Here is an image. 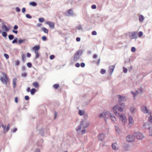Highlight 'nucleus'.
Masks as SVG:
<instances>
[{
  "mask_svg": "<svg viewBox=\"0 0 152 152\" xmlns=\"http://www.w3.org/2000/svg\"><path fill=\"white\" fill-rule=\"evenodd\" d=\"M139 20L140 21L142 22L144 20V18L143 16L140 15L139 16Z\"/></svg>",
  "mask_w": 152,
  "mask_h": 152,
  "instance_id": "2f4dec72",
  "label": "nucleus"
},
{
  "mask_svg": "<svg viewBox=\"0 0 152 152\" xmlns=\"http://www.w3.org/2000/svg\"><path fill=\"white\" fill-rule=\"evenodd\" d=\"M117 98L118 101L119 103H120V102L122 101H124L126 100V97L120 95H118L117 96Z\"/></svg>",
  "mask_w": 152,
  "mask_h": 152,
  "instance_id": "9d476101",
  "label": "nucleus"
},
{
  "mask_svg": "<svg viewBox=\"0 0 152 152\" xmlns=\"http://www.w3.org/2000/svg\"><path fill=\"white\" fill-rule=\"evenodd\" d=\"M39 21L41 23H42L44 21V19L43 18H39Z\"/></svg>",
  "mask_w": 152,
  "mask_h": 152,
  "instance_id": "37998d69",
  "label": "nucleus"
},
{
  "mask_svg": "<svg viewBox=\"0 0 152 152\" xmlns=\"http://www.w3.org/2000/svg\"><path fill=\"white\" fill-rule=\"evenodd\" d=\"M27 65L29 68H31L32 66V64L31 62H28L27 63Z\"/></svg>",
  "mask_w": 152,
  "mask_h": 152,
  "instance_id": "a18cd8bd",
  "label": "nucleus"
},
{
  "mask_svg": "<svg viewBox=\"0 0 152 152\" xmlns=\"http://www.w3.org/2000/svg\"><path fill=\"white\" fill-rule=\"evenodd\" d=\"M42 31H44V32L45 33H48V30L46 29V28H45V27H43V28H42Z\"/></svg>",
  "mask_w": 152,
  "mask_h": 152,
  "instance_id": "c9c22d12",
  "label": "nucleus"
},
{
  "mask_svg": "<svg viewBox=\"0 0 152 152\" xmlns=\"http://www.w3.org/2000/svg\"><path fill=\"white\" fill-rule=\"evenodd\" d=\"M1 126L4 129V133H6L5 129H6V126L4 125L3 124H2Z\"/></svg>",
  "mask_w": 152,
  "mask_h": 152,
  "instance_id": "c03bdc74",
  "label": "nucleus"
},
{
  "mask_svg": "<svg viewBox=\"0 0 152 152\" xmlns=\"http://www.w3.org/2000/svg\"><path fill=\"white\" fill-rule=\"evenodd\" d=\"M44 128H42L39 129V133L41 134L42 136H44Z\"/></svg>",
  "mask_w": 152,
  "mask_h": 152,
  "instance_id": "412c9836",
  "label": "nucleus"
},
{
  "mask_svg": "<svg viewBox=\"0 0 152 152\" xmlns=\"http://www.w3.org/2000/svg\"><path fill=\"white\" fill-rule=\"evenodd\" d=\"M137 32L136 31L130 32L129 34L130 38L131 39H137Z\"/></svg>",
  "mask_w": 152,
  "mask_h": 152,
  "instance_id": "423d86ee",
  "label": "nucleus"
},
{
  "mask_svg": "<svg viewBox=\"0 0 152 152\" xmlns=\"http://www.w3.org/2000/svg\"><path fill=\"white\" fill-rule=\"evenodd\" d=\"M53 87L56 89H57L59 87V85L58 84H55L53 85Z\"/></svg>",
  "mask_w": 152,
  "mask_h": 152,
  "instance_id": "72a5a7b5",
  "label": "nucleus"
},
{
  "mask_svg": "<svg viewBox=\"0 0 152 152\" xmlns=\"http://www.w3.org/2000/svg\"><path fill=\"white\" fill-rule=\"evenodd\" d=\"M114 70V65L110 66L109 67L108 72L109 74L112 75Z\"/></svg>",
  "mask_w": 152,
  "mask_h": 152,
  "instance_id": "4468645a",
  "label": "nucleus"
},
{
  "mask_svg": "<svg viewBox=\"0 0 152 152\" xmlns=\"http://www.w3.org/2000/svg\"><path fill=\"white\" fill-rule=\"evenodd\" d=\"M111 115V113L109 111L103 112L102 113L100 114L99 116L100 117L102 118L103 117L105 120L106 121V119H108V117L106 116V115Z\"/></svg>",
  "mask_w": 152,
  "mask_h": 152,
  "instance_id": "39448f33",
  "label": "nucleus"
},
{
  "mask_svg": "<svg viewBox=\"0 0 152 152\" xmlns=\"http://www.w3.org/2000/svg\"><path fill=\"white\" fill-rule=\"evenodd\" d=\"M78 113L81 116L83 115V112L80 110H79Z\"/></svg>",
  "mask_w": 152,
  "mask_h": 152,
  "instance_id": "603ef678",
  "label": "nucleus"
},
{
  "mask_svg": "<svg viewBox=\"0 0 152 152\" xmlns=\"http://www.w3.org/2000/svg\"><path fill=\"white\" fill-rule=\"evenodd\" d=\"M131 50L132 52H134L135 51L136 48L134 47H132L131 48Z\"/></svg>",
  "mask_w": 152,
  "mask_h": 152,
  "instance_id": "5fc2aeb1",
  "label": "nucleus"
},
{
  "mask_svg": "<svg viewBox=\"0 0 152 152\" xmlns=\"http://www.w3.org/2000/svg\"><path fill=\"white\" fill-rule=\"evenodd\" d=\"M130 111L131 113H134L136 111V109L135 107L133 106L131 107L130 108Z\"/></svg>",
  "mask_w": 152,
  "mask_h": 152,
  "instance_id": "aec40b11",
  "label": "nucleus"
},
{
  "mask_svg": "<svg viewBox=\"0 0 152 152\" xmlns=\"http://www.w3.org/2000/svg\"><path fill=\"white\" fill-rule=\"evenodd\" d=\"M26 17L28 18L31 19L32 18L31 16L28 14H27L26 15Z\"/></svg>",
  "mask_w": 152,
  "mask_h": 152,
  "instance_id": "09e8293b",
  "label": "nucleus"
},
{
  "mask_svg": "<svg viewBox=\"0 0 152 152\" xmlns=\"http://www.w3.org/2000/svg\"><path fill=\"white\" fill-rule=\"evenodd\" d=\"M134 134V138L136 137L138 139L141 140L143 137L142 134L141 133L135 132Z\"/></svg>",
  "mask_w": 152,
  "mask_h": 152,
  "instance_id": "0eeeda50",
  "label": "nucleus"
},
{
  "mask_svg": "<svg viewBox=\"0 0 152 152\" xmlns=\"http://www.w3.org/2000/svg\"><path fill=\"white\" fill-rule=\"evenodd\" d=\"M100 58H99L98 60V61L96 63L97 65L98 66L99 65L100 62Z\"/></svg>",
  "mask_w": 152,
  "mask_h": 152,
  "instance_id": "338daca9",
  "label": "nucleus"
},
{
  "mask_svg": "<svg viewBox=\"0 0 152 152\" xmlns=\"http://www.w3.org/2000/svg\"><path fill=\"white\" fill-rule=\"evenodd\" d=\"M125 106L124 103H118V105H116L115 106V108L118 111L122 112L123 111V108H124Z\"/></svg>",
  "mask_w": 152,
  "mask_h": 152,
  "instance_id": "7ed1b4c3",
  "label": "nucleus"
},
{
  "mask_svg": "<svg viewBox=\"0 0 152 152\" xmlns=\"http://www.w3.org/2000/svg\"><path fill=\"white\" fill-rule=\"evenodd\" d=\"M106 72V70L103 69H102L101 70L100 73L102 74H104Z\"/></svg>",
  "mask_w": 152,
  "mask_h": 152,
  "instance_id": "a19ab883",
  "label": "nucleus"
},
{
  "mask_svg": "<svg viewBox=\"0 0 152 152\" xmlns=\"http://www.w3.org/2000/svg\"><path fill=\"white\" fill-rule=\"evenodd\" d=\"M7 33L5 31L3 32L2 33V35L4 37H6L7 36Z\"/></svg>",
  "mask_w": 152,
  "mask_h": 152,
  "instance_id": "58836bf2",
  "label": "nucleus"
},
{
  "mask_svg": "<svg viewBox=\"0 0 152 152\" xmlns=\"http://www.w3.org/2000/svg\"><path fill=\"white\" fill-rule=\"evenodd\" d=\"M15 10L17 12H19L20 11V10L18 7H17L15 9Z\"/></svg>",
  "mask_w": 152,
  "mask_h": 152,
  "instance_id": "6e6d98bb",
  "label": "nucleus"
},
{
  "mask_svg": "<svg viewBox=\"0 0 152 152\" xmlns=\"http://www.w3.org/2000/svg\"><path fill=\"white\" fill-rule=\"evenodd\" d=\"M65 15L67 16H73L74 15V12L72 9H70L68 10L65 13Z\"/></svg>",
  "mask_w": 152,
  "mask_h": 152,
  "instance_id": "1a4fd4ad",
  "label": "nucleus"
},
{
  "mask_svg": "<svg viewBox=\"0 0 152 152\" xmlns=\"http://www.w3.org/2000/svg\"><path fill=\"white\" fill-rule=\"evenodd\" d=\"M80 124L83 128H85L87 127L89 125V123L82 120L80 122Z\"/></svg>",
  "mask_w": 152,
  "mask_h": 152,
  "instance_id": "6e6552de",
  "label": "nucleus"
},
{
  "mask_svg": "<svg viewBox=\"0 0 152 152\" xmlns=\"http://www.w3.org/2000/svg\"><path fill=\"white\" fill-rule=\"evenodd\" d=\"M106 116L108 117V118L109 117L112 121H114V116L113 115V114H111V115H106Z\"/></svg>",
  "mask_w": 152,
  "mask_h": 152,
  "instance_id": "393cba45",
  "label": "nucleus"
},
{
  "mask_svg": "<svg viewBox=\"0 0 152 152\" xmlns=\"http://www.w3.org/2000/svg\"><path fill=\"white\" fill-rule=\"evenodd\" d=\"M33 85L34 86L35 88H37L39 86V84L38 82H35L33 83Z\"/></svg>",
  "mask_w": 152,
  "mask_h": 152,
  "instance_id": "c85d7f7f",
  "label": "nucleus"
},
{
  "mask_svg": "<svg viewBox=\"0 0 152 152\" xmlns=\"http://www.w3.org/2000/svg\"><path fill=\"white\" fill-rule=\"evenodd\" d=\"M40 48V47L39 45H37L33 47V50H34V52H38Z\"/></svg>",
  "mask_w": 152,
  "mask_h": 152,
  "instance_id": "6ab92c4d",
  "label": "nucleus"
},
{
  "mask_svg": "<svg viewBox=\"0 0 152 152\" xmlns=\"http://www.w3.org/2000/svg\"><path fill=\"white\" fill-rule=\"evenodd\" d=\"M2 74L3 75V77H4L7 80H9V78H8V77H7V75H6V74L5 73H4V72H2Z\"/></svg>",
  "mask_w": 152,
  "mask_h": 152,
  "instance_id": "473e14b6",
  "label": "nucleus"
},
{
  "mask_svg": "<svg viewBox=\"0 0 152 152\" xmlns=\"http://www.w3.org/2000/svg\"><path fill=\"white\" fill-rule=\"evenodd\" d=\"M125 106L124 103H118V105H116L115 106V108L118 111L122 112L123 111V108H124Z\"/></svg>",
  "mask_w": 152,
  "mask_h": 152,
  "instance_id": "f03ea898",
  "label": "nucleus"
},
{
  "mask_svg": "<svg viewBox=\"0 0 152 152\" xmlns=\"http://www.w3.org/2000/svg\"><path fill=\"white\" fill-rule=\"evenodd\" d=\"M22 57V60L23 62V63H24L26 61V56L25 54H23L21 56Z\"/></svg>",
  "mask_w": 152,
  "mask_h": 152,
  "instance_id": "a878e982",
  "label": "nucleus"
},
{
  "mask_svg": "<svg viewBox=\"0 0 152 152\" xmlns=\"http://www.w3.org/2000/svg\"><path fill=\"white\" fill-rule=\"evenodd\" d=\"M115 129L116 132L118 133H119L120 132V130L119 129L118 127L117 126H115Z\"/></svg>",
  "mask_w": 152,
  "mask_h": 152,
  "instance_id": "e433bc0d",
  "label": "nucleus"
},
{
  "mask_svg": "<svg viewBox=\"0 0 152 152\" xmlns=\"http://www.w3.org/2000/svg\"><path fill=\"white\" fill-rule=\"evenodd\" d=\"M142 112L145 113H148L150 115V117L149 118V121L152 123V112L151 111H149L147 110V107L145 106H143L141 108Z\"/></svg>",
  "mask_w": 152,
  "mask_h": 152,
  "instance_id": "f257e3e1",
  "label": "nucleus"
},
{
  "mask_svg": "<svg viewBox=\"0 0 152 152\" xmlns=\"http://www.w3.org/2000/svg\"><path fill=\"white\" fill-rule=\"evenodd\" d=\"M25 99L26 100H28L29 99V97L28 96H25Z\"/></svg>",
  "mask_w": 152,
  "mask_h": 152,
  "instance_id": "052dcab7",
  "label": "nucleus"
},
{
  "mask_svg": "<svg viewBox=\"0 0 152 152\" xmlns=\"http://www.w3.org/2000/svg\"><path fill=\"white\" fill-rule=\"evenodd\" d=\"M142 89H139L138 90H136L134 92H132V93L133 95L135 97L137 94H142Z\"/></svg>",
  "mask_w": 152,
  "mask_h": 152,
  "instance_id": "ddd939ff",
  "label": "nucleus"
},
{
  "mask_svg": "<svg viewBox=\"0 0 152 152\" xmlns=\"http://www.w3.org/2000/svg\"><path fill=\"white\" fill-rule=\"evenodd\" d=\"M80 66H81V67H85V64L84 63H83V62L82 63L80 64Z\"/></svg>",
  "mask_w": 152,
  "mask_h": 152,
  "instance_id": "0e129e2a",
  "label": "nucleus"
},
{
  "mask_svg": "<svg viewBox=\"0 0 152 152\" xmlns=\"http://www.w3.org/2000/svg\"><path fill=\"white\" fill-rule=\"evenodd\" d=\"M20 64V61L18 60H16L15 61V65L16 66H18Z\"/></svg>",
  "mask_w": 152,
  "mask_h": 152,
  "instance_id": "4c0bfd02",
  "label": "nucleus"
},
{
  "mask_svg": "<svg viewBox=\"0 0 152 152\" xmlns=\"http://www.w3.org/2000/svg\"><path fill=\"white\" fill-rule=\"evenodd\" d=\"M47 37L45 36H43L42 38V39L44 41H45L47 39Z\"/></svg>",
  "mask_w": 152,
  "mask_h": 152,
  "instance_id": "864d4df0",
  "label": "nucleus"
},
{
  "mask_svg": "<svg viewBox=\"0 0 152 152\" xmlns=\"http://www.w3.org/2000/svg\"><path fill=\"white\" fill-rule=\"evenodd\" d=\"M134 135H129L126 137V140L129 142H132L134 140Z\"/></svg>",
  "mask_w": 152,
  "mask_h": 152,
  "instance_id": "9b49d317",
  "label": "nucleus"
},
{
  "mask_svg": "<svg viewBox=\"0 0 152 152\" xmlns=\"http://www.w3.org/2000/svg\"><path fill=\"white\" fill-rule=\"evenodd\" d=\"M96 7L95 5H93L91 6L92 9H95L96 8Z\"/></svg>",
  "mask_w": 152,
  "mask_h": 152,
  "instance_id": "680f3d73",
  "label": "nucleus"
},
{
  "mask_svg": "<svg viewBox=\"0 0 152 152\" xmlns=\"http://www.w3.org/2000/svg\"><path fill=\"white\" fill-rule=\"evenodd\" d=\"M123 72L124 73H126L127 71V69L124 67H123Z\"/></svg>",
  "mask_w": 152,
  "mask_h": 152,
  "instance_id": "3c124183",
  "label": "nucleus"
},
{
  "mask_svg": "<svg viewBox=\"0 0 152 152\" xmlns=\"http://www.w3.org/2000/svg\"><path fill=\"white\" fill-rule=\"evenodd\" d=\"M55 56L54 55H51L50 57V58L51 60H52L55 58Z\"/></svg>",
  "mask_w": 152,
  "mask_h": 152,
  "instance_id": "bf43d9fd",
  "label": "nucleus"
},
{
  "mask_svg": "<svg viewBox=\"0 0 152 152\" xmlns=\"http://www.w3.org/2000/svg\"><path fill=\"white\" fill-rule=\"evenodd\" d=\"M29 4L34 7H35L37 6V4L34 1H32L30 2Z\"/></svg>",
  "mask_w": 152,
  "mask_h": 152,
  "instance_id": "c756f323",
  "label": "nucleus"
},
{
  "mask_svg": "<svg viewBox=\"0 0 152 152\" xmlns=\"http://www.w3.org/2000/svg\"><path fill=\"white\" fill-rule=\"evenodd\" d=\"M27 75V74L25 72H24L23 73H22L21 75V76L23 77H26Z\"/></svg>",
  "mask_w": 152,
  "mask_h": 152,
  "instance_id": "49530a36",
  "label": "nucleus"
},
{
  "mask_svg": "<svg viewBox=\"0 0 152 152\" xmlns=\"http://www.w3.org/2000/svg\"><path fill=\"white\" fill-rule=\"evenodd\" d=\"M18 38L17 37H15L14 39V40L12 41V42L13 44H14L16 43H17L18 42Z\"/></svg>",
  "mask_w": 152,
  "mask_h": 152,
  "instance_id": "ea45409f",
  "label": "nucleus"
},
{
  "mask_svg": "<svg viewBox=\"0 0 152 152\" xmlns=\"http://www.w3.org/2000/svg\"><path fill=\"white\" fill-rule=\"evenodd\" d=\"M129 126L130 127L132 126L134 123V120L132 117L131 116H129Z\"/></svg>",
  "mask_w": 152,
  "mask_h": 152,
  "instance_id": "dca6fc26",
  "label": "nucleus"
},
{
  "mask_svg": "<svg viewBox=\"0 0 152 152\" xmlns=\"http://www.w3.org/2000/svg\"><path fill=\"white\" fill-rule=\"evenodd\" d=\"M99 140L101 141H102L103 140L104 137V134H101L99 136Z\"/></svg>",
  "mask_w": 152,
  "mask_h": 152,
  "instance_id": "4be33fe9",
  "label": "nucleus"
},
{
  "mask_svg": "<svg viewBox=\"0 0 152 152\" xmlns=\"http://www.w3.org/2000/svg\"><path fill=\"white\" fill-rule=\"evenodd\" d=\"M4 56L6 59H8L9 57V56L6 53H4Z\"/></svg>",
  "mask_w": 152,
  "mask_h": 152,
  "instance_id": "8fccbe9b",
  "label": "nucleus"
},
{
  "mask_svg": "<svg viewBox=\"0 0 152 152\" xmlns=\"http://www.w3.org/2000/svg\"><path fill=\"white\" fill-rule=\"evenodd\" d=\"M17 79L16 78H15L13 79V88H15L16 87V82L17 81Z\"/></svg>",
  "mask_w": 152,
  "mask_h": 152,
  "instance_id": "5701e85b",
  "label": "nucleus"
},
{
  "mask_svg": "<svg viewBox=\"0 0 152 152\" xmlns=\"http://www.w3.org/2000/svg\"><path fill=\"white\" fill-rule=\"evenodd\" d=\"M0 80L3 83L5 84L6 85H7V82L8 80H7L5 78H4L3 77H1V78Z\"/></svg>",
  "mask_w": 152,
  "mask_h": 152,
  "instance_id": "a211bd4d",
  "label": "nucleus"
},
{
  "mask_svg": "<svg viewBox=\"0 0 152 152\" xmlns=\"http://www.w3.org/2000/svg\"><path fill=\"white\" fill-rule=\"evenodd\" d=\"M22 12L23 13H24L26 11V8H24V7H23V8H22Z\"/></svg>",
  "mask_w": 152,
  "mask_h": 152,
  "instance_id": "69168bd1",
  "label": "nucleus"
},
{
  "mask_svg": "<svg viewBox=\"0 0 152 152\" xmlns=\"http://www.w3.org/2000/svg\"><path fill=\"white\" fill-rule=\"evenodd\" d=\"M82 127L81 126V125H80L78 126V127L76 129V130L77 132H78L79 130H80L81 129V128Z\"/></svg>",
  "mask_w": 152,
  "mask_h": 152,
  "instance_id": "de8ad7c7",
  "label": "nucleus"
},
{
  "mask_svg": "<svg viewBox=\"0 0 152 152\" xmlns=\"http://www.w3.org/2000/svg\"><path fill=\"white\" fill-rule=\"evenodd\" d=\"M143 34L142 32L140 31L138 33V37H141Z\"/></svg>",
  "mask_w": 152,
  "mask_h": 152,
  "instance_id": "79ce46f5",
  "label": "nucleus"
},
{
  "mask_svg": "<svg viewBox=\"0 0 152 152\" xmlns=\"http://www.w3.org/2000/svg\"><path fill=\"white\" fill-rule=\"evenodd\" d=\"M8 38L10 40H12L14 38V36L12 34H10L8 35Z\"/></svg>",
  "mask_w": 152,
  "mask_h": 152,
  "instance_id": "7c9ffc66",
  "label": "nucleus"
},
{
  "mask_svg": "<svg viewBox=\"0 0 152 152\" xmlns=\"http://www.w3.org/2000/svg\"><path fill=\"white\" fill-rule=\"evenodd\" d=\"M148 129L149 131L150 136H152V126H150Z\"/></svg>",
  "mask_w": 152,
  "mask_h": 152,
  "instance_id": "bb28decb",
  "label": "nucleus"
},
{
  "mask_svg": "<svg viewBox=\"0 0 152 152\" xmlns=\"http://www.w3.org/2000/svg\"><path fill=\"white\" fill-rule=\"evenodd\" d=\"M83 53V51L81 50L77 51L75 54L73 60L74 61H77L80 58V56Z\"/></svg>",
  "mask_w": 152,
  "mask_h": 152,
  "instance_id": "20e7f679",
  "label": "nucleus"
},
{
  "mask_svg": "<svg viewBox=\"0 0 152 152\" xmlns=\"http://www.w3.org/2000/svg\"><path fill=\"white\" fill-rule=\"evenodd\" d=\"M75 66L77 67H79L80 66V64L79 63H77L75 64Z\"/></svg>",
  "mask_w": 152,
  "mask_h": 152,
  "instance_id": "774afa93",
  "label": "nucleus"
},
{
  "mask_svg": "<svg viewBox=\"0 0 152 152\" xmlns=\"http://www.w3.org/2000/svg\"><path fill=\"white\" fill-rule=\"evenodd\" d=\"M26 41V39H20L18 40V44L19 45H21L22 43L25 42Z\"/></svg>",
  "mask_w": 152,
  "mask_h": 152,
  "instance_id": "b1692460",
  "label": "nucleus"
},
{
  "mask_svg": "<svg viewBox=\"0 0 152 152\" xmlns=\"http://www.w3.org/2000/svg\"><path fill=\"white\" fill-rule=\"evenodd\" d=\"M46 24L48 25L51 29H53L54 28V23L51 21H48L46 22Z\"/></svg>",
  "mask_w": 152,
  "mask_h": 152,
  "instance_id": "2eb2a0df",
  "label": "nucleus"
},
{
  "mask_svg": "<svg viewBox=\"0 0 152 152\" xmlns=\"http://www.w3.org/2000/svg\"><path fill=\"white\" fill-rule=\"evenodd\" d=\"M91 34L93 35H96L97 34V33L96 31H93L91 33Z\"/></svg>",
  "mask_w": 152,
  "mask_h": 152,
  "instance_id": "4d7b16f0",
  "label": "nucleus"
},
{
  "mask_svg": "<svg viewBox=\"0 0 152 152\" xmlns=\"http://www.w3.org/2000/svg\"><path fill=\"white\" fill-rule=\"evenodd\" d=\"M120 119L122 121V122L125 124L127 121V119L126 118L125 115L124 114L120 115Z\"/></svg>",
  "mask_w": 152,
  "mask_h": 152,
  "instance_id": "f8f14e48",
  "label": "nucleus"
},
{
  "mask_svg": "<svg viewBox=\"0 0 152 152\" xmlns=\"http://www.w3.org/2000/svg\"><path fill=\"white\" fill-rule=\"evenodd\" d=\"M9 124H8V125H7V128H6V133L10 129V127L9 126Z\"/></svg>",
  "mask_w": 152,
  "mask_h": 152,
  "instance_id": "13d9d810",
  "label": "nucleus"
},
{
  "mask_svg": "<svg viewBox=\"0 0 152 152\" xmlns=\"http://www.w3.org/2000/svg\"><path fill=\"white\" fill-rule=\"evenodd\" d=\"M2 28L3 30H5L7 32H8L10 30V28H7L4 23L2 24Z\"/></svg>",
  "mask_w": 152,
  "mask_h": 152,
  "instance_id": "f3484780",
  "label": "nucleus"
},
{
  "mask_svg": "<svg viewBox=\"0 0 152 152\" xmlns=\"http://www.w3.org/2000/svg\"><path fill=\"white\" fill-rule=\"evenodd\" d=\"M35 53L36 54V56L34 58V59H37L39 56V54L38 53V52H35Z\"/></svg>",
  "mask_w": 152,
  "mask_h": 152,
  "instance_id": "f704fd0d",
  "label": "nucleus"
},
{
  "mask_svg": "<svg viewBox=\"0 0 152 152\" xmlns=\"http://www.w3.org/2000/svg\"><path fill=\"white\" fill-rule=\"evenodd\" d=\"M36 91V90L34 88H32L30 91L31 94V95L34 94L35 92Z\"/></svg>",
  "mask_w": 152,
  "mask_h": 152,
  "instance_id": "cd10ccee",
  "label": "nucleus"
},
{
  "mask_svg": "<svg viewBox=\"0 0 152 152\" xmlns=\"http://www.w3.org/2000/svg\"><path fill=\"white\" fill-rule=\"evenodd\" d=\"M18 98L17 97H15V101L16 103H18Z\"/></svg>",
  "mask_w": 152,
  "mask_h": 152,
  "instance_id": "e2e57ef3",
  "label": "nucleus"
}]
</instances>
